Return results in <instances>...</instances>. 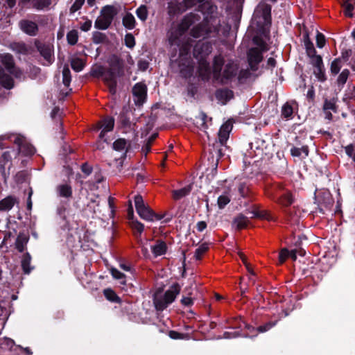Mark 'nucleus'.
I'll return each mask as SVG.
<instances>
[{
	"label": "nucleus",
	"instance_id": "55",
	"mask_svg": "<svg viewBox=\"0 0 355 355\" xmlns=\"http://www.w3.org/2000/svg\"><path fill=\"white\" fill-rule=\"evenodd\" d=\"M239 257L240 259L242 260L243 263H244V265L245 266L248 271L250 273H252V270H251V268L250 267L248 263L246 261V257L241 252H239Z\"/></svg>",
	"mask_w": 355,
	"mask_h": 355
},
{
	"label": "nucleus",
	"instance_id": "43",
	"mask_svg": "<svg viewBox=\"0 0 355 355\" xmlns=\"http://www.w3.org/2000/svg\"><path fill=\"white\" fill-rule=\"evenodd\" d=\"M125 43L128 48H132L135 45V37L130 33L127 34L125 37Z\"/></svg>",
	"mask_w": 355,
	"mask_h": 355
},
{
	"label": "nucleus",
	"instance_id": "17",
	"mask_svg": "<svg viewBox=\"0 0 355 355\" xmlns=\"http://www.w3.org/2000/svg\"><path fill=\"white\" fill-rule=\"evenodd\" d=\"M57 193L59 196L63 198H70L72 195V189L69 184H62L56 188Z\"/></svg>",
	"mask_w": 355,
	"mask_h": 355
},
{
	"label": "nucleus",
	"instance_id": "33",
	"mask_svg": "<svg viewBox=\"0 0 355 355\" xmlns=\"http://www.w3.org/2000/svg\"><path fill=\"white\" fill-rule=\"evenodd\" d=\"M208 245L206 243L200 245L195 252V258L197 260H200L202 255L207 251Z\"/></svg>",
	"mask_w": 355,
	"mask_h": 355
},
{
	"label": "nucleus",
	"instance_id": "20",
	"mask_svg": "<svg viewBox=\"0 0 355 355\" xmlns=\"http://www.w3.org/2000/svg\"><path fill=\"white\" fill-rule=\"evenodd\" d=\"M1 60L9 72L13 73L15 69L12 56L8 53L3 54L1 55Z\"/></svg>",
	"mask_w": 355,
	"mask_h": 355
},
{
	"label": "nucleus",
	"instance_id": "42",
	"mask_svg": "<svg viewBox=\"0 0 355 355\" xmlns=\"http://www.w3.org/2000/svg\"><path fill=\"white\" fill-rule=\"evenodd\" d=\"M34 5L38 9H42L51 3V0H33Z\"/></svg>",
	"mask_w": 355,
	"mask_h": 355
},
{
	"label": "nucleus",
	"instance_id": "14",
	"mask_svg": "<svg viewBox=\"0 0 355 355\" xmlns=\"http://www.w3.org/2000/svg\"><path fill=\"white\" fill-rule=\"evenodd\" d=\"M103 80L105 84L108 86L110 92L112 94L116 92V81L115 74L109 71L103 74Z\"/></svg>",
	"mask_w": 355,
	"mask_h": 355
},
{
	"label": "nucleus",
	"instance_id": "8",
	"mask_svg": "<svg viewBox=\"0 0 355 355\" xmlns=\"http://www.w3.org/2000/svg\"><path fill=\"white\" fill-rule=\"evenodd\" d=\"M114 15V9L112 6H107L103 7L101 10V15L95 21V28L101 30L107 29L111 24Z\"/></svg>",
	"mask_w": 355,
	"mask_h": 355
},
{
	"label": "nucleus",
	"instance_id": "2",
	"mask_svg": "<svg viewBox=\"0 0 355 355\" xmlns=\"http://www.w3.org/2000/svg\"><path fill=\"white\" fill-rule=\"evenodd\" d=\"M209 10L211 15L207 16L201 24L192 28L191 35L193 37H205L209 33L219 31L220 21L215 13L217 8L215 6H210Z\"/></svg>",
	"mask_w": 355,
	"mask_h": 355
},
{
	"label": "nucleus",
	"instance_id": "56",
	"mask_svg": "<svg viewBox=\"0 0 355 355\" xmlns=\"http://www.w3.org/2000/svg\"><path fill=\"white\" fill-rule=\"evenodd\" d=\"M169 336L170 338H173V339H182L183 338V336L177 332V331H171L169 332Z\"/></svg>",
	"mask_w": 355,
	"mask_h": 355
},
{
	"label": "nucleus",
	"instance_id": "35",
	"mask_svg": "<svg viewBox=\"0 0 355 355\" xmlns=\"http://www.w3.org/2000/svg\"><path fill=\"white\" fill-rule=\"evenodd\" d=\"M279 202L283 206H288L293 202V197L290 193H286L282 196Z\"/></svg>",
	"mask_w": 355,
	"mask_h": 355
},
{
	"label": "nucleus",
	"instance_id": "52",
	"mask_svg": "<svg viewBox=\"0 0 355 355\" xmlns=\"http://www.w3.org/2000/svg\"><path fill=\"white\" fill-rule=\"evenodd\" d=\"M335 103L333 101H325L324 104V110H335Z\"/></svg>",
	"mask_w": 355,
	"mask_h": 355
},
{
	"label": "nucleus",
	"instance_id": "46",
	"mask_svg": "<svg viewBox=\"0 0 355 355\" xmlns=\"http://www.w3.org/2000/svg\"><path fill=\"white\" fill-rule=\"evenodd\" d=\"M85 0H76L70 8L71 12L73 13L78 11L83 5Z\"/></svg>",
	"mask_w": 355,
	"mask_h": 355
},
{
	"label": "nucleus",
	"instance_id": "22",
	"mask_svg": "<svg viewBox=\"0 0 355 355\" xmlns=\"http://www.w3.org/2000/svg\"><path fill=\"white\" fill-rule=\"evenodd\" d=\"M85 62L78 57H73L71 59V68L76 72L82 71L85 67Z\"/></svg>",
	"mask_w": 355,
	"mask_h": 355
},
{
	"label": "nucleus",
	"instance_id": "62",
	"mask_svg": "<svg viewBox=\"0 0 355 355\" xmlns=\"http://www.w3.org/2000/svg\"><path fill=\"white\" fill-rule=\"evenodd\" d=\"M151 143L148 141L142 148V150L145 154H147L150 150Z\"/></svg>",
	"mask_w": 355,
	"mask_h": 355
},
{
	"label": "nucleus",
	"instance_id": "19",
	"mask_svg": "<svg viewBox=\"0 0 355 355\" xmlns=\"http://www.w3.org/2000/svg\"><path fill=\"white\" fill-rule=\"evenodd\" d=\"M15 202L16 199L12 196L5 198L0 201V211H8L11 209Z\"/></svg>",
	"mask_w": 355,
	"mask_h": 355
},
{
	"label": "nucleus",
	"instance_id": "38",
	"mask_svg": "<svg viewBox=\"0 0 355 355\" xmlns=\"http://www.w3.org/2000/svg\"><path fill=\"white\" fill-rule=\"evenodd\" d=\"M341 62L340 59L334 60L331 64V71L334 74H337L341 69Z\"/></svg>",
	"mask_w": 355,
	"mask_h": 355
},
{
	"label": "nucleus",
	"instance_id": "39",
	"mask_svg": "<svg viewBox=\"0 0 355 355\" xmlns=\"http://www.w3.org/2000/svg\"><path fill=\"white\" fill-rule=\"evenodd\" d=\"M104 295L105 297L112 302H116L118 300V297L116 293L111 289H105L104 291Z\"/></svg>",
	"mask_w": 355,
	"mask_h": 355
},
{
	"label": "nucleus",
	"instance_id": "3",
	"mask_svg": "<svg viewBox=\"0 0 355 355\" xmlns=\"http://www.w3.org/2000/svg\"><path fill=\"white\" fill-rule=\"evenodd\" d=\"M191 20L187 17L177 26L173 27L169 33L168 40L171 45H177L182 49V51L189 50L190 44L183 43L184 33L189 28Z\"/></svg>",
	"mask_w": 355,
	"mask_h": 355
},
{
	"label": "nucleus",
	"instance_id": "21",
	"mask_svg": "<svg viewBox=\"0 0 355 355\" xmlns=\"http://www.w3.org/2000/svg\"><path fill=\"white\" fill-rule=\"evenodd\" d=\"M130 143L124 139H119L113 143V148L116 151L126 152Z\"/></svg>",
	"mask_w": 355,
	"mask_h": 355
},
{
	"label": "nucleus",
	"instance_id": "23",
	"mask_svg": "<svg viewBox=\"0 0 355 355\" xmlns=\"http://www.w3.org/2000/svg\"><path fill=\"white\" fill-rule=\"evenodd\" d=\"M344 14L346 17H352L355 7V0H347L343 5Z\"/></svg>",
	"mask_w": 355,
	"mask_h": 355
},
{
	"label": "nucleus",
	"instance_id": "10",
	"mask_svg": "<svg viewBox=\"0 0 355 355\" xmlns=\"http://www.w3.org/2000/svg\"><path fill=\"white\" fill-rule=\"evenodd\" d=\"M114 125V120L112 117H107L101 121L96 125V130H101L99 135L100 139L107 141V139L105 138V133L112 131Z\"/></svg>",
	"mask_w": 355,
	"mask_h": 355
},
{
	"label": "nucleus",
	"instance_id": "4",
	"mask_svg": "<svg viewBox=\"0 0 355 355\" xmlns=\"http://www.w3.org/2000/svg\"><path fill=\"white\" fill-rule=\"evenodd\" d=\"M254 43L257 46L248 52V62L252 70H257V64L262 60V53L268 50L266 43L259 37H254Z\"/></svg>",
	"mask_w": 355,
	"mask_h": 355
},
{
	"label": "nucleus",
	"instance_id": "37",
	"mask_svg": "<svg viewBox=\"0 0 355 355\" xmlns=\"http://www.w3.org/2000/svg\"><path fill=\"white\" fill-rule=\"evenodd\" d=\"M67 41L70 44H75L78 41V32L75 30L71 31L67 35Z\"/></svg>",
	"mask_w": 355,
	"mask_h": 355
},
{
	"label": "nucleus",
	"instance_id": "13",
	"mask_svg": "<svg viewBox=\"0 0 355 355\" xmlns=\"http://www.w3.org/2000/svg\"><path fill=\"white\" fill-rule=\"evenodd\" d=\"M41 55L46 61V64H49L53 61V49L51 45H41L38 47Z\"/></svg>",
	"mask_w": 355,
	"mask_h": 355
},
{
	"label": "nucleus",
	"instance_id": "60",
	"mask_svg": "<svg viewBox=\"0 0 355 355\" xmlns=\"http://www.w3.org/2000/svg\"><path fill=\"white\" fill-rule=\"evenodd\" d=\"M16 246L19 251L22 252L24 250V246L20 236H19L17 239Z\"/></svg>",
	"mask_w": 355,
	"mask_h": 355
},
{
	"label": "nucleus",
	"instance_id": "16",
	"mask_svg": "<svg viewBox=\"0 0 355 355\" xmlns=\"http://www.w3.org/2000/svg\"><path fill=\"white\" fill-rule=\"evenodd\" d=\"M152 252L155 257L163 255L166 253L167 247L166 243L162 241H156L155 244L151 246Z\"/></svg>",
	"mask_w": 355,
	"mask_h": 355
},
{
	"label": "nucleus",
	"instance_id": "26",
	"mask_svg": "<svg viewBox=\"0 0 355 355\" xmlns=\"http://www.w3.org/2000/svg\"><path fill=\"white\" fill-rule=\"evenodd\" d=\"M191 186H187L180 189L174 190L173 191V198L175 200H179L184 196L188 195L191 191Z\"/></svg>",
	"mask_w": 355,
	"mask_h": 355
},
{
	"label": "nucleus",
	"instance_id": "61",
	"mask_svg": "<svg viewBox=\"0 0 355 355\" xmlns=\"http://www.w3.org/2000/svg\"><path fill=\"white\" fill-rule=\"evenodd\" d=\"M129 203H130V206H129V208L128 210V215L129 219L133 220V216H134L133 208H132L131 202H130Z\"/></svg>",
	"mask_w": 355,
	"mask_h": 355
},
{
	"label": "nucleus",
	"instance_id": "25",
	"mask_svg": "<svg viewBox=\"0 0 355 355\" xmlns=\"http://www.w3.org/2000/svg\"><path fill=\"white\" fill-rule=\"evenodd\" d=\"M123 24L126 28H134L135 26V17L131 13H126L123 18Z\"/></svg>",
	"mask_w": 355,
	"mask_h": 355
},
{
	"label": "nucleus",
	"instance_id": "59",
	"mask_svg": "<svg viewBox=\"0 0 355 355\" xmlns=\"http://www.w3.org/2000/svg\"><path fill=\"white\" fill-rule=\"evenodd\" d=\"M196 227L199 232H202L207 227V223L205 221H200L197 223Z\"/></svg>",
	"mask_w": 355,
	"mask_h": 355
},
{
	"label": "nucleus",
	"instance_id": "51",
	"mask_svg": "<svg viewBox=\"0 0 355 355\" xmlns=\"http://www.w3.org/2000/svg\"><path fill=\"white\" fill-rule=\"evenodd\" d=\"M239 192L242 197H245L248 193V187L244 183H240L238 187Z\"/></svg>",
	"mask_w": 355,
	"mask_h": 355
},
{
	"label": "nucleus",
	"instance_id": "58",
	"mask_svg": "<svg viewBox=\"0 0 355 355\" xmlns=\"http://www.w3.org/2000/svg\"><path fill=\"white\" fill-rule=\"evenodd\" d=\"M256 216L262 218H266L268 220H271L273 219L272 217L266 211L261 212V214L256 215Z\"/></svg>",
	"mask_w": 355,
	"mask_h": 355
},
{
	"label": "nucleus",
	"instance_id": "27",
	"mask_svg": "<svg viewBox=\"0 0 355 355\" xmlns=\"http://www.w3.org/2000/svg\"><path fill=\"white\" fill-rule=\"evenodd\" d=\"M31 260V257L28 253L25 254L22 257L21 266L25 273L28 274L31 270V268L30 267Z\"/></svg>",
	"mask_w": 355,
	"mask_h": 355
},
{
	"label": "nucleus",
	"instance_id": "36",
	"mask_svg": "<svg viewBox=\"0 0 355 355\" xmlns=\"http://www.w3.org/2000/svg\"><path fill=\"white\" fill-rule=\"evenodd\" d=\"M230 201L227 194L221 195L218 198V205L220 209L224 208Z\"/></svg>",
	"mask_w": 355,
	"mask_h": 355
},
{
	"label": "nucleus",
	"instance_id": "31",
	"mask_svg": "<svg viewBox=\"0 0 355 355\" xmlns=\"http://www.w3.org/2000/svg\"><path fill=\"white\" fill-rule=\"evenodd\" d=\"M313 73L318 80L323 82L326 80L324 66L314 68Z\"/></svg>",
	"mask_w": 355,
	"mask_h": 355
},
{
	"label": "nucleus",
	"instance_id": "34",
	"mask_svg": "<svg viewBox=\"0 0 355 355\" xmlns=\"http://www.w3.org/2000/svg\"><path fill=\"white\" fill-rule=\"evenodd\" d=\"M62 82L66 87L69 86L71 83V73L67 67H64L62 71Z\"/></svg>",
	"mask_w": 355,
	"mask_h": 355
},
{
	"label": "nucleus",
	"instance_id": "15",
	"mask_svg": "<svg viewBox=\"0 0 355 355\" xmlns=\"http://www.w3.org/2000/svg\"><path fill=\"white\" fill-rule=\"evenodd\" d=\"M21 29L30 35H34L37 31V26L33 21L23 20L19 23Z\"/></svg>",
	"mask_w": 355,
	"mask_h": 355
},
{
	"label": "nucleus",
	"instance_id": "47",
	"mask_svg": "<svg viewBox=\"0 0 355 355\" xmlns=\"http://www.w3.org/2000/svg\"><path fill=\"white\" fill-rule=\"evenodd\" d=\"M346 154L352 157L355 161V146L352 144L348 145L345 147Z\"/></svg>",
	"mask_w": 355,
	"mask_h": 355
},
{
	"label": "nucleus",
	"instance_id": "49",
	"mask_svg": "<svg viewBox=\"0 0 355 355\" xmlns=\"http://www.w3.org/2000/svg\"><path fill=\"white\" fill-rule=\"evenodd\" d=\"M10 159H11L10 152L7 150V151H5V152H3L2 153L1 156V161H0V162H1L3 164V165H5Z\"/></svg>",
	"mask_w": 355,
	"mask_h": 355
},
{
	"label": "nucleus",
	"instance_id": "5",
	"mask_svg": "<svg viewBox=\"0 0 355 355\" xmlns=\"http://www.w3.org/2000/svg\"><path fill=\"white\" fill-rule=\"evenodd\" d=\"M135 205L138 215L143 220L151 222L162 219L161 216L153 212V211L144 203L140 195H137L135 197Z\"/></svg>",
	"mask_w": 355,
	"mask_h": 355
},
{
	"label": "nucleus",
	"instance_id": "18",
	"mask_svg": "<svg viewBox=\"0 0 355 355\" xmlns=\"http://www.w3.org/2000/svg\"><path fill=\"white\" fill-rule=\"evenodd\" d=\"M216 96L217 99L220 101L222 104H225L232 98V92L228 89H220L217 91Z\"/></svg>",
	"mask_w": 355,
	"mask_h": 355
},
{
	"label": "nucleus",
	"instance_id": "63",
	"mask_svg": "<svg viewBox=\"0 0 355 355\" xmlns=\"http://www.w3.org/2000/svg\"><path fill=\"white\" fill-rule=\"evenodd\" d=\"M120 268L125 271H131V266L130 265L121 263L119 265Z\"/></svg>",
	"mask_w": 355,
	"mask_h": 355
},
{
	"label": "nucleus",
	"instance_id": "7",
	"mask_svg": "<svg viewBox=\"0 0 355 355\" xmlns=\"http://www.w3.org/2000/svg\"><path fill=\"white\" fill-rule=\"evenodd\" d=\"M271 7L266 3H260L253 15V21H256L257 26L264 27L270 24Z\"/></svg>",
	"mask_w": 355,
	"mask_h": 355
},
{
	"label": "nucleus",
	"instance_id": "57",
	"mask_svg": "<svg viewBox=\"0 0 355 355\" xmlns=\"http://www.w3.org/2000/svg\"><path fill=\"white\" fill-rule=\"evenodd\" d=\"M181 301L184 305L188 306L193 304V299L189 297H184Z\"/></svg>",
	"mask_w": 355,
	"mask_h": 355
},
{
	"label": "nucleus",
	"instance_id": "24",
	"mask_svg": "<svg viewBox=\"0 0 355 355\" xmlns=\"http://www.w3.org/2000/svg\"><path fill=\"white\" fill-rule=\"evenodd\" d=\"M248 219L243 215H239L236 217L233 222V225L236 227V229L241 230L247 227L248 224Z\"/></svg>",
	"mask_w": 355,
	"mask_h": 355
},
{
	"label": "nucleus",
	"instance_id": "6",
	"mask_svg": "<svg viewBox=\"0 0 355 355\" xmlns=\"http://www.w3.org/2000/svg\"><path fill=\"white\" fill-rule=\"evenodd\" d=\"M181 288L178 284H173L170 288L166 291L163 298H159L156 296L154 299V304L157 310L164 309L168 304L172 303L176 296L180 293Z\"/></svg>",
	"mask_w": 355,
	"mask_h": 355
},
{
	"label": "nucleus",
	"instance_id": "48",
	"mask_svg": "<svg viewBox=\"0 0 355 355\" xmlns=\"http://www.w3.org/2000/svg\"><path fill=\"white\" fill-rule=\"evenodd\" d=\"M316 44H317V46L318 48H322L325 44L324 36L320 33H318V34H317Z\"/></svg>",
	"mask_w": 355,
	"mask_h": 355
},
{
	"label": "nucleus",
	"instance_id": "64",
	"mask_svg": "<svg viewBox=\"0 0 355 355\" xmlns=\"http://www.w3.org/2000/svg\"><path fill=\"white\" fill-rule=\"evenodd\" d=\"M139 67L142 70H146L148 67V63L145 61H140L139 62Z\"/></svg>",
	"mask_w": 355,
	"mask_h": 355
},
{
	"label": "nucleus",
	"instance_id": "9",
	"mask_svg": "<svg viewBox=\"0 0 355 355\" xmlns=\"http://www.w3.org/2000/svg\"><path fill=\"white\" fill-rule=\"evenodd\" d=\"M12 140L18 145L19 150L21 153L27 155H31L35 153V150L34 147L28 144L23 136L15 135Z\"/></svg>",
	"mask_w": 355,
	"mask_h": 355
},
{
	"label": "nucleus",
	"instance_id": "1",
	"mask_svg": "<svg viewBox=\"0 0 355 355\" xmlns=\"http://www.w3.org/2000/svg\"><path fill=\"white\" fill-rule=\"evenodd\" d=\"M211 45L199 41L194 46L193 55L199 60L198 73L202 80H208L212 76L213 80L222 84L228 83L237 74L238 67L233 62H225L221 55L215 56L211 70L205 58L211 52Z\"/></svg>",
	"mask_w": 355,
	"mask_h": 355
},
{
	"label": "nucleus",
	"instance_id": "28",
	"mask_svg": "<svg viewBox=\"0 0 355 355\" xmlns=\"http://www.w3.org/2000/svg\"><path fill=\"white\" fill-rule=\"evenodd\" d=\"M291 155L295 157H300L304 155L306 157L309 154V150L306 146H302V148L293 147L291 150Z\"/></svg>",
	"mask_w": 355,
	"mask_h": 355
},
{
	"label": "nucleus",
	"instance_id": "11",
	"mask_svg": "<svg viewBox=\"0 0 355 355\" xmlns=\"http://www.w3.org/2000/svg\"><path fill=\"white\" fill-rule=\"evenodd\" d=\"M146 86L143 83H137L133 89L132 92L135 96V101L137 104H142L146 96Z\"/></svg>",
	"mask_w": 355,
	"mask_h": 355
},
{
	"label": "nucleus",
	"instance_id": "44",
	"mask_svg": "<svg viewBox=\"0 0 355 355\" xmlns=\"http://www.w3.org/2000/svg\"><path fill=\"white\" fill-rule=\"evenodd\" d=\"M289 257V251L284 248L281 250L279 255V261L280 263H283L286 259Z\"/></svg>",
	"mask_w": 355,
	"mask_h": 355
},
{
	"label": "nucleus",
	"instance_id": "54",
	"mask_svg": "<svg viewBox=\"0 0 355 355\" xmlns=\"http://www.w3.org/2000/svg\"><path fill=\"white\" fill-rule=\"evenodd\" d=\"M306 51H307L308 55L310 57L312 55H314L315 53V50L313 46V44L311 43L310 42H308L306 43Z\"/></svg>",
	"mask_w": 355,
	"mask_h": 355
},
{
	"label": "nucleus",
	"instance_id": "41",
	"mask_svg": "<svg viewBox=\"0 0 355 355\" xmlns=\"http://www.w3.org/2000/svg\"><path fill=\"white\" fill-rule=\"evenodd\" d=\"M349 71L347 69H344L340 74L338 76V83L340 85H344L349 76Z\"/></svg>",
	"mask_w": 355,
	"mask_h": 355
},
{
	"label": "nucleus",
	"instance_id": "40",
	"mask_svg": "<svg viewBox=\"0 0 355 355\" xmlns=\"http://www.w3.org/2000/svg\"><path fill=\"white\" fill-rule=\"evenodd\" d=\"M311 57V64L314 68L320 67L324 66L322 62V59L320 55H312Z\"/></svg>",
	"mask_w": 355,
	"mask_h": 355
},
{
	"label": "nucleus",
	"instance_id": "29",
	"mask_svg": "<svg viewBox=\"0 0 355 355\" xmlns=\"http://www.w3.org/2000/svg\"><path fill=\"white\" fill-rule=\"evenodd\" d=\"M293 113V107L288 103L284 104L282 108V115L285 119H291Z\"/></svg>",
	"mask_w": 355,
	"mask_h": 355
},
{
	"label": "nucleus",
	"instance_id": "32",
	"mask_svg": "<svg viewBox=\"0 0 355 355\" xmlns=\"http://www.w3.org/2000/svg\"><path fill=\"white\" fill-rule=\"evenodd\" d=\"M136 14L139 19H140L141 21H145L148 17V10L146 6H139L137 9Z\"/></svg>",
	"mask_w": 355,
	"mask_h": 355
},
{
	"label": "nucleus",
	"instance_id": "12",
	"mask_svg": "<svg viewBox=\"0 0 355 355\" xmlns=\"http://www.w3.org/2000/svg\"><path fill=\"white\" fill-rule=\"evenodd\" d=\"M232 129V123L230 121H227L222 125L218 132V139L221 144H224L227 141Z\"/></svg>",
	"mask_w": 355,
	"mask_h": 355
},
{
	"label": "nucleus",
	"instance_id": "50",
	"mask_svg": "<svg viewBox=\"0 0 355 355\" xmlns=\"http://www.w3.org/2000/svg\"><path fill=\"white\" fill-rule=\"evenodd\" d=\"M92 22L89 19H86L83 23L80 24V28L83 31H88L92 27Z\"/></svg>",
	"mask_w": 355,
	"mask_h": 355
},
{
	"label": "nucleus",
	"instance_id": "45",
	"mask_svg": "<svg viewBox=\"0 0 355 355\" xmlns=\"http://www.w3.org/2000/svg\"><path fill=\"white\" fill-rule=\"evenodd\" d=\"M131 226L135 230L137 231L139 233H141L144 229V225L141 223L139 222L138 220H132Z\"/></svg>",
	"mask_w": 355,
	"mask_h": 355
},
{
	"label": "nucleus",
	"instance_id": "30",
	"mask_svg": "<svg viewBox=\"0 0 355 355\" xmlns=\"http://www.w3.org/2000/svg\"><path fill=\"white\" fill-rule=\"evenodd\" d=\"M110 270L113 278L120 280L121 284H125V276L123 273L121 272L119 270L114 268H111Z\"/></svg>",
	"mask_w": 355,
	"mask_h": 355
},
{
	"label": "nucleus",
	"instance_id": "53",
	"mask_svg": "<svg viewBox=\"0 0 355 355\" xmlns=\"http://www.w3.org/2000/svg\"><path fill=\"white\" fill-rule=\"evenodd\" d=\"M275 322H268L267 324H266L265 325H263V326H260L259 328H258V331L259 332H265V331H267L268 330H269L270 328H272L273 326H275Z\"/></svg>",
	"mask_w": 355,
	"mask_h": 355
}]
</instances>
